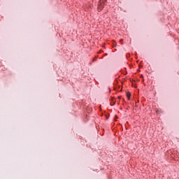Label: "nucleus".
<instances>
[{
	"label": "nucleus",
	"mask_w": 179,
	"mask_h": 179,
	"mask_svg": "<svg viewBox=\"0 0 179 179\" xmlns=\"http://www.w3.org/2000/svg\"><path fill=\"white\" fill-rule=\"evenodd\" d=\"M127 97L129 99V97H131V93L128 92V93L127 94Z\"/></svg>",
	"instance_id": "f257e3e1"
},
{
	"label": "nucleus",
	"mask_w": 179,
	"mask_h": 179,
	"mask_svg": "<svg viewBox=\"0 0 179 179\" xmlns=\"http://www.w3.org/2000/svg\"><path fill=\"white\" fill-rule=\"evenodd\" d=\"M98 9H99V10H101V6H99Z\"/></svg>",
	"instance_id": "f03ea898"
}]
</instances>
